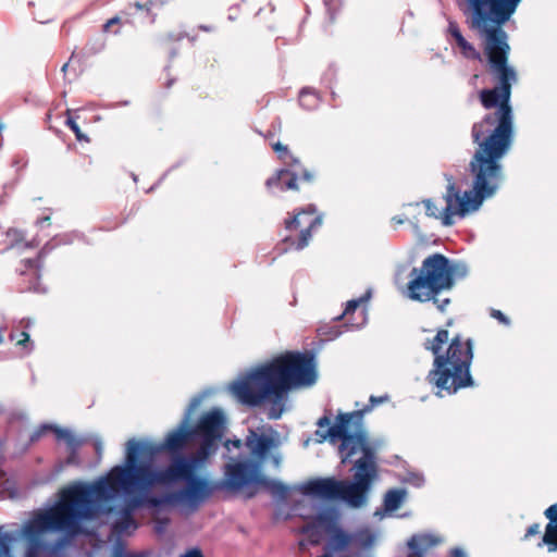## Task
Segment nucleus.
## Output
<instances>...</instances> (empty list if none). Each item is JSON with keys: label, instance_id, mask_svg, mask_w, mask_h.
<instances>
[{"label": "nucleus", "instance_id": "nucleus-30", "mask_svg": "<svg viewBox=\"0 0 557 557\" xmlns=\"http://www.w3.org/2000/svg\"><path fill=\"white\" fill-rule=\"evenodd\" d=\"M169 523H170V519L169 518L157 519L156 522H154V527H153L154 532L158 535H162L165 532V529L169 525Z\"/></svg>", "mask_w": 557, "mask_h": 557}, {"label": "nucleus", "instance_id": "nucleus-46", "mask_svg": "<svg viewBox=\"0 0 557 557\" xmlns=\"http://www.w3.org/2000/svg\"><path fill=\"white\" fill-rule=\"evenodd\" d=\"M137 210H138V207H136V205H135V203H134V205H132V209H131V211L133 212V211H137Z\"/></svg>", "mask_w": 557, "mask_h": 557}, {"label": "nucleus", "instance_id": "nucleus-19", "mask_svg": "<svg viewBox=\"0 0 557 557\" xmlns=\"http://www.w3.org/2000/svg\"><path fill=\"white\" fill-rule=\"evenodd\" d=\"M48 432H52L58 441H64L71 449L78 447V442L75 436L65 429H61L53 424L44 423L39 425L29 436L30 444L38 442Z\"/></svg>", "mask_w": 557, "mask_h": 557}, {"label": "nucleus", "instance_id": "nucleus-11", "mask_svg": "<svg viewBox=\"0 0 557 557\" xmlns=\"http://www.w3.org/2000/svg\"><path fill=\"white\" fill-rule=\"evenodd\" d=\"M371 297L370 290L357 299L347 301L343 313L333 322L320 325L315 337L306 343L305 348H320L321 346L338 338L345 331L356 330L367 323V302Z\"/></svg>", "mask_w": 557, "mask_h": 557}, {"label": "nucleus", "instance_id": "nucleus-21", "mask_svg": "<svg viewBox=\"0 0 557 557\" xmlns=\"http://www.w3.org/2000/svg\"><path fill=\"white\" fill-rule=\"evenodd\" d=\"M448 32L454 38L456 46L460 49L461 54L471 60H480L481 54L475 47L466 40L456 22H449Z\"/></svg>", "mask_w": 557, "mask_h": 557}, {"label": "nucleus", "instance_id": "nucleus-45", "mask_svg": "<svg viewBox=\"0 0 557 557\" xmlns=\"http://www.w3.org/2000/svg\"><path fill=\"white\" fill-rule=\"evenodd\" d=\"M375 515H383V509L382 508H376Z\"/></svg>", "mask_w": 557, "mask_h": 557}, {"label": "nucleus", "instance_id": "nucleus-27", "mask_svg": "<svg viewBox=\"0 0 557 557\" xmlns=\"http://www.w3.org/2000/svg\"><path fill=\"white\" fill-rule=\"evenodd\" d=\"M11 342H15L18 346H24L29 342V334L25 331L13 330L9 335Z\"/></svg>", "mask_w": 557, "mask_h": 557}, {"label": "nucleus", "instance_id": "nucleus-43", "mask_svg": "<svg viewBox=\"0 0 557 557\" xmlns=\"http://www.w3.org/2000/svg\"><path fill=\"white\" fill-rule=\"evenodd\" d=\"M96 451L98 455H100V453H101V444L100 443L96 444Z\"/></svg>", "mask_w": 557, "mask_h": 557}, {"label": "nucleus", "instance_id": "nucleus-5", "mask_svg": "<svg viewBox=\"0 0 557 557\" xmlns=\"http://www.w3.org/2000/svg\"><path fill=\"white\" fill-rule=\"evenodd\" d=\"M98 499L97 481L91 485L77 484L65 490L58 504L35 513L27 520L22 534L28 541L25 557H61L69 543L66 536L53 543L42 542L40 535L49 531H62L73 537L82 533V522L95 517Z\"/></svg>", "mask_w": 557, "mask_h": 557}, {"label": "nucleus", "instance_id": "nucleus-9", "mask_svg": "<svg viewBox=\"0 0 557 557\" xmlns=\"http://www.w3.org/2000/svg\"><path fill=\"white\" fill-rule=\"evenodd\" d=\"M435 354L433 368L426 379L434 385L440 394L446 392L451 395L461 388L473 386L470 366L473 350H432Z\"/></svg>", "mask_w": 557, "mask_h": 557}, {"label": "nucleus", "instance_id": "nucleus-28", "mask_svg": "<svg viewBox=\"0 0 557 557\" xmlns=\"http://www.w3.org/2000/svg\"><path fill=\"white\" fill-rule=\"evenodd\" d=\"M404 482H408L417 487H420L423 482H424V479L421 474L419 473H413V472H409L404 479H403Z\"/></svg>", "mask_w": 557, "mask_h": 557}, {"label": "nucleus", "instance_id": "nucleus-13", "mask_svg": "<svg viewBox=\"0 0 557 557\" xmlns=\"http://www.w3.org/2000/svg\"><path fill=\"white\" fill-rule=\"evenodd\" d=\"M284 225L288 232L282 239L285 249L302 250L309 245L312 233L322 225V215L318 214L314 205H308L286 219Z\"/></svg>", "mask_w": 557, "mask_h": 557}, {"label": "nucleus", "instance_id": "nucleus-26", "mask_svg": "<svg viewBox=\"0 0 557 557\" xmlns=\"http://www.w3.org/2000/svg\"><path fill=\"white\" fill-rule=\"evenodd\" d=\"M65 124L71 128V131L75 134V137L78 141L89 143V138L81 131V127L76 123V121L69 114L65 121Z\"/></svg>", "mask_w": 557, "mask_h": 557}, {"label": "nucleus", "instance_id": "nucleus-22", "mask_svg": "<svg viewBox=\"0 0 557 557\" xmlns=\"http://www.w3.org/2000/svg\"><path fill=\"white\" fill-rule=\"evenodd\" d=\"M408 492L406 488H389L385 492V517H391L406 502Z\"/></svg>", "mask_w": 557, "mask_h": 557}, {"label": "nucleus", "instance_id": "nucleus-17", "mask_svg": "<svg viewBox=\"0 0 557 557\" xmlns=\"http://www.w3.org/2000/svg\"><path fill=\"white\" fill-rule=\"evenodd\" d=\"M443 543V537L433 533L413 534L407 542L408 557H425Z\"/></svg>", "mask_w": 557, "mask_h": 557}, {"label": "nucleus", "instance_id": "nucleus-10", "mask_svg": "<svg viewBox=\"0 0 557 557\" xmlns=\"http://www.w3.org/2000/svg\"><path fill=\"white\" fill-rule=\"evenodd\" d=\"M265 139L284 168L275 171L267 181L265 186L271 191H300L301 186L311 185L317 181L318 173L314 169L304 165L301 160L294 156L288 146L278 140H274L275 133L268 131Z\"/></svg>", "mask_w": 557, "mask_h": 557}, {"label": "nucleus", "instance_id": "nucleus-37", "mask_svg": "<svg viewBox=\"0 0 557 557\" xmlns=\"http://www.w3.org/2000/svg\"><path fill=\"white\" fill-rule=\"evenodd\" d=\"M198 29H199V30H202V32H208V33H210V32H214V29H215V28H214V26H212V25H199V26H198Z\"/></svg>", "mask_w": 557, "mask_h": 557}, {"label": "nucleus", "instance_id": "nucleus-35", "mask_svg": "<svg viewBox=\"0 0 557 557\" xmlns=\"http://www.w3.org/2000/svg\"><path fill=\"white\" fill-rule=\"evenodd\" d=\"M330 421H331V417H330L329 414H324V416H322V417L318 420L317 425H318L319 428H324V426H326V425H329V424H330Z\"/></svg>", "mask_w": 557, "mask_h": 557}, {"label": "nucleus", "instance_id": "nucleus-33", "mask_svg": "<svg viewBox=\"0 0 557 557\" xmlns=\"http://www.w3.org/2000/svg\"><path fill=\"white\" fill-rule=\"evenodd\" d=\"M120 23H121V17L120 16H114V17H112V18L107 21V23L103 25V30L104 32H109L111 26L120 24Z\"/></svg>", "mask_w": 557, "mask_h": 557}, {"label": "nucleus", "instance_id": "nucleus-2", "mask_svg": "<svg viewBox=\"0 0 557 557\" xmlns=\"http://www.w3.org/2000/svg\"><path fill=\"white\" fill-rule=\"evenodd\" d=\"M494 108V112L485 114L471 128L472 141L475 145L468 166L472 189L461 195L450 176L444 195V207H438L432 199L423 201L426 214L441 219L446 226L454 223L455 215L465 216L478 210L485 199L496 194L504 181L502 159L513 143V110L510 99L502 98Z\"/></svg>", "mask_w": 557, "mask_h": 557}, {"label": "nucleus", "instance_id": "nucleus-42", "mask_svg": "<svg viewBox=\"0 0 557 557\" xmlns=\"http://www.w3.org/2000/svg\"><path fill=\"white\" fill-rule=\"evenodd\" d=\"M4 330L0 329V345L3 344Z\"/></svg>", "mask_w": 557, "mask_h": 557}, {"label": "nucleus", "instance_id": "nucleus-31", "mask_svg": "<svg viewBox=\"0 0 557 557\" xmlns=\"http://www.w3.org/2000/svg\"><path fill=\"white\" fill-rule=\"evenodd\" d=\"M490 314L503 325L507 326L510 324V320L500 310L492 309Z\"/></svg>", "mask_w": 557, "mask_h": 557}, {"label": "nucleus", "instance_id": "nucleus-14", "mask_svg": "<svg viewBox=\"0 0 557 557\" xmlns=\"http://www.w3.org/2000/svg\"><path fill=\"white\" fill-rule=\"evenodd\" d=\"M224 476V485L231 491H240L247 487L248 498L256 495V490L250 491V485H259L261 478L258 466L251 461H236L225 465Z\"/></svg>", "mask_w": 557, "mask_h": 557}, {"label": "nucleus", "instance_id": "nucleus-38", "mask_svg": "<svg viewBox=\"0 0 557 557\" xmlns=\"http://www.w3.org/2000/svg\"><path fill=\"white\" fill-rule=\"evenodd\" d=\"M71 450H72V454H71V456L67 458V460H66V465H70V463L74 462V459L76 458V449H74V450H73V449H71Z\"/></svg>", "mask_w": 557, "mask_h": 557}, {"label": "nucleus", "instance_id": "nucleus-6", "mask_svg": "<svg viewBox=\"0 0 557 557\" xmlns=\"http://www.w3.org/2000/svg\"><path fill=\"white\" fill-rule=\"evenodd\" d=\"M317 382L313 357L287 351L232 384V392L244 405L255 407L270 397H282L294 388Z\"/></svg>", "mask_w": 557, "mask_h": 557}, {"label": "nucleus", "instance_id": "nucleus-34", "mask_svg": "<svg viewBox=\"0 0 557 557\" xmlns=\"http://www.w3.org/2000/svg\"><path fill=\"white\" fill-rule=\"evenodd\" d=\"M181 557H205V556L199 548H191V549L187 550Z\"/></svg>", "mask_w": 557, "mask_h": 557}, {"label": "nucleus", "instance_id": "nucleus-3", "mask_svg": "<svg viewBox=\"0 0 557 557\" xmlns=\"http://www.w3.org/2000/svg\"><path fill=\"white\" fill-rule=\"evenodd\" d=\"M382 403L383 396H371L370 404L362 409L339 413L335 423L325 432H315L319 442L327 438L332 444L341 442L338 454L342 463L352 465V481L335 476L311 479L300 486L304 495L342 502L351 508H360L367 503L372 482L377 478V466L375 451L361 430V423L363 414Z\"/></svg>", "mask_w": 557, "mask_h": 557}, {"label": "nucleus", "instance_id": "nucleus-41", "mask_svg": "<svg viewBox=\"0 0 557 557\" xmlns=\"http://www.w3.org/2000/svg\"><path fill=\"white\" fill-rule=\"evenodd\" d=\"M392 223L395 225V227L399 224H403V220L400 219H397V218H393L392 219Z\"/></svg>", "mask_w": 557, "mask_h": 557}, {"label": "nucleus", "instance_id": "nucleus-20", "mask_svg": "<svg viewBox=\"0 0 557 557\" xmlns=\"http://www.w3.org/2000/svg\"><path fill=\"white\" fill-rule=\"evenodd\" d=\"M445 344H448L447 348H472L473 346L471 338L463 342L460 335L450 336L447 330H438L425 348H442Z\"/></svg>", "mask_w": 557, "mask_h": 557}, {"label": "nucleus", "instance_id": "nucleus-40", "mask_svg": "<svg viewBox=\"0 0 557 557\" xmlns=\"http://www.w3.org/2000/svg\"><path fill=\"white\" fill-rule=\"evenodd\" d=\"M113 557H139V556L134 555V554H119V555H114Z\"/></svg>", "mask_w": 557, "mask_h": 557}, {"label": "nucleus", "instance_id": "nucleus-32", "mask_svg": "<svg viewBox=\"0 0 557 557\" xmlns=\"http://www.w3.org/2000/svg\"><path fill=\"white\" fill-rule=\"evenodd\" d=\"M434 304H436L437 308L441 310V311H444L445 308L449 305L450 302V299L449 298H438V295L437 296H434L433 298H431Z\"/></svg>", "mask_w": 557, "mask_h": 557}, {"label": "nucleus", "instance_id": "nucleus-24", "mask_svg": "<svg viewBox=\"0 0 557 557\" xmlns=\"http://www.w3.org/2000/svg\"><path fill=\"white\" fill-rule=\"evenodd\" d=\"M259 485L267 488L272 495L285 499L288 496V487L282 482L260 478Z\"/></svg>", "mask_w": 557, "mask_h": 557}, {"label": "nucleus", "instance_id": "nucleus-18", "mask_svg": "<svg viewBox=\"0 0 557 557\" xmlns=\"http://www.w3.org/2000/svg\"><path fill=\"white\" fill-rule=\"evenodd\" d=\"M545 518L548 520L545 531L541 536L537 547L546 546L548 553L557 552V503L550 505L544 511Z\"/></svg>", "mask_w": 557, "mask_h": 557}, {"label": "nucleus", "instance_id": "nucleus-8", "mask_svg": "<svg viewBox=\"0 0 557 557\" xmlns=\"http://www.w3.org/2000/svg\"><path fill=\"white\" fill-rule=\"evenodd\" d=\"M458 264L450 263L442 253H433L425 258L420 269L411 270V280L407 289L409 298L418 301H429L443 290L455 285Z\"/></svg>", "mask_w": 557, "mask_h": 557}, {"label": "nucleus", "instance_id": "nucleus-29", "mask_svg": "<svg viewBox=\"0 0 557 557\" xmlns=\"http://www.w3.org/2000/svg\"><path fill=\"white\" fill-rule=\"evenodd\" d=\"M541 534V524L533 523L527 528L524 535L521 537L522 541H529L531 537Z\"/></svg>", "mask_w": 557, "mask_h": 557}, {"label": "nucleus", "instance_id": "nucleus-23", "mask_svg": "<svg viewBox=\"0 0 557 557\" xmlns=\"http://www.w3.org/2000/svg\"><path fill=\"white\" fill-rule=\"evenodd\" d=\"M247 447L257 456H264L272 446V438L265 435L251 433L246 440Z\"/></svg>", "mask_w": 557, "mask_h": 557}, {"label": "nucleus", "instance_id": "nucleus-7", "mask_svg": "<svg viewBox=\"0 0 557 557\" xmlns=\"http://www.w3.org/2000/svg\"><path fill=\"white\" fill-rule=\"evenodd\" d=\"M300 531L313 545L319 544L324 534L323 554L318 557H368L376 540L369 528L354 532L343 528L332 510L319 512Z\"/></svg>", "mask_w": 557, "mask_h": 557}, {"label": "nucleus", "instance_id": "nucleus-12", "mask_svg": "<svg viewBox=\"0 0 557 557\" xmlns=\"http://www.w3.org/2000/svg\"><path fill=\"white\" fill-rule=\"evenodd\" d=\"M224 430L225 420L220 410L213 409L205 413L196 426L190 429L193 437L198 441L199 445L196 451L189 455V458H195L196 461H207L218 450Z\"/></svg>", "mask_w": 557, "mask_h": 557}, {"label": "nucleus", "instance_id": "nucleus-44", "mask_svg": "<svg viewBox=\"0 0 557 557\" xmlns=\"http://www.w3.org/2000/svg\"><path fill=\"white\" fill-rule=\"evenodd\" d=\"M306 96L307 94L305 91H301L299 96V101L302 102Z\"/></svg>", "mask_w": 557, "mask_h": 557}, {"label": "nucleus", "instance_id": "nucleus-36", "mask_svg": "<svg viewBox=\"0 0 557 557\" xmlns=\"http://www.w3.org/2000/svg\"><path fill=\"white\" fill-rule=\"evenodd\" d=\"M450 557H467V556H466V553L461 548L454 547L450 550Z\"/></svg>", "mask_w": 557, "mask_h": 557}, {"label": "nucleus", "instance_id": "nucleus-4", "mask_svg": "<svg viewBox=\"0 0 557 557\" xmlns=\"http://www.w3.org/2000/svg\"><path fill=\"white\" fill-rule=\"evenodd\" d=\"M471 13V28L484 39L487 72L495 83L493 88L479 92L482 107L491 110L499 98L510 99L517 71L509 64L510 46L504 25L515 14L521 0H462Z\"/></svg>", "mask_w": 557, "mask_h": 557}, {"label": "nucleus", "instance_id": "nucleus-15", "mask_svg": "<svg viewBox=\"0 0 557 557\" xmlns=\"http://www.w3.org/2000/svg\"><path fill=\"white\" fill-rule=\"evenodd\" d=\"M198 404L199 399L195 398L191 400L187 414L180 426L176 430L170 432L161 444L154 447H149V454L152 455L166 451L171 455V460L175 459L176 457H186L183 455V451L186 448L189 440L194 438L190 429L186 428V422L189 412L196 408Z\"/></svg>", "mask_w": 557, "mask_h": 557}, {"label": "nucleus", "instance_id": "nucleus-25", "mask_svg": "<svg viewBox=\"0 0 557 557\" xmlns=\"http://www.w3.org/2000/svg\"><path fill=\"white\" fill-rule=\"evenodd\" d=\"M170 0H147L146 2L136 1L133 5L138 11H145L147 14H151L157 7L166 4Z\"/></svg>", "mask_w": 557, "mask_h": 557}, {"label": "nucleus", "instance_id": "nucleus-39", "mask_svg": "<svg viewBox=\"0 0 557 557\" xmlns=\"http://www.w3.org/2000/svg\"><path fill=\"white\" fill-rule=\"evenodd\" d=\"M174 83H175V79L174 78H170V79L166 81L164 86H165V88L169 89V88H171L173 86Z\"/></svg>", "mask_w": 557, "mask_h": 557}, {"label": "nucleus", "instance_id": "nucleus-47", "mask_svg": "<svg viewBox=\"0 0 557 557\" xmlns=\"http://www.w3.org/2000/svg\"><path fill=\"white\" fill-rule=\"evenodd\" d=\"M69 63L63 64L62 71L65 72L67 70Z\"/></svg>", "mask_w": 557, "mask_h": 557}, {"label": "nucleus", "instance_id": "nucleus-16", "mask_svg": "<svg viewBox=\"0 0 557 557\" xmlns=\"http://www.w3.org/2000/svg\"><path fill=\"white\" fill-rule=\"evenodd\" d=\"M41 252L36 259H25L20 269L21 282L20 292H39L40 290V262Z\"/></svg>", "mask_w": 557, "mask_h": 557}, {"label": "nucleus", "instance_id": "nucleus-1", "mask_svg": "<svg viewBox=\"0 0 557 557\" xmlns=\"http://www.w3.org/2000/svg\"><path fill=\"white\" fill-rule=\"evenodd\" d=\"M146 446L132 438L126 443L124 466H114L106 476L97 481L98 499L111 500L120 493L128 496L136 490L141 494L131 497L132 509L146 507L162 510L166 507L186 505L196 511L213 494L215 487L205 478L195 474L205 461L176 457L163 468L139 463Z\"/></svg>", "mask_w": 557, "mask_h": 557}]
</instances>
